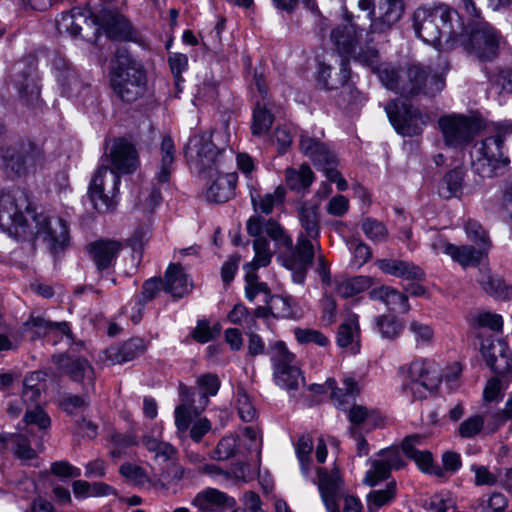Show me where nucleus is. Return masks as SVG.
I'll return each mask as SVG.
<instances>
[{"label":"nucleus","mask_w":512,"mask_h":512,"mask_svg":"<svg viewBox=\"0 0 512 512\" xmlns=\"http://www.w3.org/2000/svg\"><path fill=\"white\" fill-rule=\"evenodd\" d=\"M224 153V150L214 145L208 133L192 135L185 147L187 161L202 178L211 181L205 193L209 202L223 203L235 195L238 175L235 172H223Z\"/></svg>","instance_id":"obj_1"},{"label":"nucleus","mask_w":512,"mask_h":512,"mask_svg":"<svg viewBox=\"0 0 512 512\" xmlns=\"http://www.w3.org/2000/svg\"><path fill=\"white\" fill-rule=\"evenodd\" d=\"M413 27L423 42L438 50H451L458 47L464 20L447 4L422 6L413 14Z\"/></svg>","instance_id":"obj_2"},{"label":"nucleus","mask_w":512,"mask_h":512,"mask_svg":"<svg viewBox=\"0 0 512 512\" xmlns=\"http://www.w3.org/2000/svg\"><path fill=\"white\" fill-rule=\"evenodd\" d=\"M379 79L387 89L403 96L421 93L434 96L445 86L443 78L437 75L429 77V72L420 64H412L401 71L386 64L379 70Z\"/></svg>","instance_id":"obj_3"},{"label":"nucleus","mask_w":512,"mask_h":512,"mask_svg":"<svg viewBox=\"0 0 512 512\" xmlns=\"http://www.w3.org/2000/svg\"><path fill=\"white\" fill-rule=\"evenodd\" d=\"M109 81L113 93L125 103L137 101L147 90V74L142 63L126 50L116 52Z\"/></svg>","instance_id":"obj_4"},{"label":"nucleus","mask_w":512,"mask_h":512,"mask_svg":"<svg viewBox=\"0 0 512 512\" xmlns=\"http://www.w3.org/2000/svg\"><path fill=\"white\" fill-rule=\"evenodd\" d=\"M42 161L43 151L38 145L4 135V141L0 146V169L7 178H23L34 172Z\"/></svg>","instance_id":"obj_5"},{"label":"nucleus","mask_w":512,"mask_h":512,"mask_svg":"<svg viewBox=\"0 0 512 512\" xmlns=\"http://www.w3.org/2000/svg\"><path fill=\"white\" fill-rule=\"evenodd\" d=\"M507 132L497 129L475 145L472 168L482 178L503 176L510 171V159L504 155V141Z\"/></svg>","instance_id":"obj_6"},{"label":"nucleus","mask_w":512,"mask_h":512,"mask_svg":"<svg viewBox=\"0 0 512 512\" xmlns=\"http://www.w3.org/2000/svg\"><path fill=\"white\" fill-rule=\"evenodd\" d=\"M506 41L502 34L486 21H477L465 28L459 37L458 46L474 55L480 61L494 60Z\"/></svg>","instance_id":"obj_7"},{"label":"nucleus","mask_w":512,"mask_h":512,"mask_svg":"<svg viewBox=\"0 0 512 512\" xmlns=\"http://www.w3.org/2000/svg\"><path fill=\"white\" fill-rule=\"evenodd\" d=\"M402 392L411 401L425 399L439 384L441 377L438 365L429 359H417L400 367Z\"/></svg>","instance_id":"obj_8"},{"label":"nucleus","mask_w":512,"mask_h":512,"mask_svg":"<svg viewBox=\"0 0 512 512\" xmlns=\"http://www.w3.org/2000/svg\"><path fill=\"white\" fill-rule=\"evenodd\" d=\"M29 200L24 190L15 187L0 192V229L10 236H18L27 231Z\"/></svg>","instance_id":"obj_9"},{"label":"nucleus","mask_w":512,"mask_h":512,"mask_svg":"<svg viewBox=\"0 0 512 512\" xmlns=\"http://www.w3.org/2000/svg\"><path fill=\"white\" fill-rule=\"evenodd\" d=\"M385 111L396 131L403 136H417L430 122V116L405 101L392 100Z\"/></svg>","instance_id":"obj_10"},{"label":"nucleus","mask_w":512,"mask_h":512,"mask_svg":"<svg viewBox=\"0 0 512 512\" xmlns=\"http://www.w3.org/2000/svg\"><path fill=\"white\" fill-rule=\"evenodd\" d=\"M445 144L458 148L470 144L480 129V123L469 116L451 114L438 121Z\"/></svg>","instance_id":"obj_11"},{"label":"nucleus","mask_w":512,"mask_h":512,"mask_svg":"<svg viewBox=\"0 0 512 512\" xmlns=\"http://www.w3.org/2000/svg\"><path fill=\"white\" fill-rule=\"evenodd\" d=\"M319 244L308 240L304 234H299L295 247L287 248L288 251L279 256L281 264L292 272V279L297 284H303L308 268L311 266L315 249Z\"/></svg>","instance_id":"obj_12"},{"label":"nucleus","mask_w":512,"mask_h":512,"mask_svg":"<svg viewBox=\"0 0 512 512\" xmlns=\"http://www.w3.org/2000/svg\"><path fill=\"white\" fill-rule=\"evenodd\" d=\"M33 221L35 234L42 238L52 252L62 251L68 246L69 226L66 220L54 214L39 212L33 216Z\"/></svg>","instance_id":"obj_13"},{"label":"nucleus","mask_w":512,"mask_h":512,"mask_svg":"<svg viewBox=\"0 0 512 512\" xmlns=\"http://www.w3.org/2000/svg\"><path fill=\"white\" fill-rule=\"evenodd\" d=\"M273 351L272 362L276 384L288 391L297 390L304 379L299 368L293 365L294 355L288 351L283 342H277Z\"/></svg>","instance_id":"obj_14"},{"label":"nucleus","mask_w":512,"mask_h":512,"mask_svg":"<svg viewBox=\"0 0 512 512\" xmlns=\"http://www.w3.org/2000/svg\"><path fill=\"white\" fill-rule=\"evenodd\" d=\"M162 437L163 426L155 424L149 433L143 435L142 443L150 453H153L154 461L161 466L160 477L166 478V469L176 461L178 452L173 445L163 441Z\"/></svg>","instance_id":"obj_15"},{"label":"nucleus","mask_w":512,"mask_h":512,"mask_svg":"<svg viewBox=\"0 0 512 512\" xmlns=\"http://www.w3.org/2000/svg\"><path fill=\"white\" fill-rule=\"evenodd\" d=\"M481 353L496 374L512 378V352L505 341L486 339L481 343Z\"/></svg>","instance_id":"obj_16"},{"label":"nucleus","mask_w":512,"mask_h":512,"mask_svg":"<svg viewBox=\"0 0 512 512\" xmlns=\"http://www.w3.org/2000/svg\"><path fill=\"white\" fill-rule=\"evenodd\" d=\"M111 163L113 170L110 173L113 175L114 186L120 184V177L114 172L129 174L134 172L139 165L138 153L135 147L126 140H117L111 150Z\"/></svg>","instance_id":"obj_17"},{"label":"nucleus","mask_w":512,"mask_h":512,"mask_svg":"<svg viewBox=\"0 0 512 512\" xmlns=\"http://www.w3.org/2000/svg\"><path fill=\"white\" fill-rule=\"evenodd\" d=\"M56 364L58 368L73 381L82 382L86 393L94 391V370L86 359L70 355H60L56 358Z\"/></svg>","instance_id":"obj_18"},{"label":"nucleus","mask_w":512,"mask_h":512,"mask_svg":"<svg viewBox=\"0 0 512 512\" xmlns=\"http://www.w3.org/2000/svg\"><path fill=\"white\" fill-rule=\"evenodd\" d=\"M246 229L250 236L263 237L262 234L265 233L278 248H291L292 246V237L274 219L253 216L247 221Z\"/></svg>","instance_id":"obj_19"},{"label":"nucleus","mask_w":512,"mask_h":512,"mask_svg":"<svg viewBox=\"0 0 512 512\" xmlns=\"http://www.w3.org/2000/svg\"><path fill=\"white\" fill-rule=\"evenodd\" d=\"M122 249L123 244L120 241L112 239H98L91 242L86 247V251L98 272L110 268Z\"/></svg>","instance_id":"obj_20"},{"label":"nucleus","mask_w":512,"mask_h":512,"mask_svg":"<svg viewBox=\"0 0 512 512\" xmlns=\"http://www.w3.org/2000/svg\"><path fill=\"white\" fill-rule=\"evenodd\" d=\"M404 13L403 0H380L377 16L370 24L371 33H385L389 31Z\"/></svg>","instance_id":"obj_21"},{"label":"nucleus","mask_w":512,"mask_h":512,"mask_svg":"<svg viewBox=\"0 0 512 512\" xmlns=\"http://www.w3.org/2000/svg\"><path fill=\"white\" fill-rule=\"evenodd\" d=\"M317 475L318 489L326 509L328 512H338L337 502L341 490V479L338 470L333 469L328 472L326 469L319 468Z\"/></svg>","instance_id":"obj_22"},{"label":"nucleus","mask_w":512,"mask_h":512,"mask_svg":"<svg viewBox=\"0 0 512 512\" xmlns=\"http://www.w3.org/2000/svg\"><path fill=\"white\" fill-rule=\"evenodd\" d=\"M362 29H359L352 18L347 17V22L338 25L331 31V41L340 54L351 55L360 43Z\"/></svg>","instance_id":"obj_23"},{"label":"nucleus","mask_w":512,"mask_h":512,"mask_svg":"<svg viewBox=\"0 0 512 512\" xmlns=\"http://www.w3.org/2000/svg\"><path fill=\"white\" fill-rule=\"evenodd\" d=\"M342 385L343 387L339 388L334 378H328L325 382L326 389L330 391L331 400L339 408H345L346 405L355 400L361 391L353 374H344Z\"/></svg>","instance_id":"obj_24"},{"label":"nucleus","mask_w":512,"mask_h":512,"mask_svg":"<svg viewBox=\"0 0 512 512\" xmlns=\"http://www.w3.org/2000/svg\"><path fill=\"white\" fill-rule=\"evenodd\" d=\"M236 501L226 493L216 488H206L196 494L192 500V505L203 512H220L231 509Z\"/></svg>","instance_id":"obj_25"},{"label":"nucleus","mask_w":512,"mask_h":512,"mask_svg":"<svg viewBox=\"0 0 512 512\" xmlns=\"http://www.w3.org/2000/svg\"><path fill=\"white\" fill-rule=\"evenodd\" d=\"M300 151L310 158L318 169L323 170L325 166L336 163L335 155L330 151L325 143L318 138L307 134L300 136Z\"/></svg>","instance_id":"obj_26"},{"label":"nucleus","mask_w":512,"mask_h":512,"mask_svg":"<svg viewBox=\"0 0 512 512\" xmlns=\"http://www.w3.org/2000/svg\"><path fill=\"white\" fill-rule=\"evenodd\" d=\"M96 22L111 39L125 40L131 36L129 22L118 12L104 10L96 16Z\"/></svg>","instance_id":"obj_27"},{"label":"nucleus","mask_w":512,"mask_h":512,"mask_svg":"<svg viewBox=\"0 0 512 512\" xmlns=\"http://www.w3.org/2000/svg\"><path fill=\"white\" fill-rule=\"evenodd\" d=\"M52 66L55 78L63 93L71 96L81 91L84 84L65 59L60 56H54Z\"/></svg>","instance_id":"obj_28"},{"label":"nucleus","mask_w":512,"mask_h":512,"mask_svg":"<svg viewBox=\"0 0 512 512\" xmlns=\"http://www.w3.org/2000/svg\"><path fill=\"white\" fill-rule=\"evenodd\" d=\"M159 162L156 166L155 180L160 184L168 183L174 171L176 148L173 139L165 135L159 146Z\"/></svg>","instance_id":"obj_29"},{"label":"nucleus","mask_w":512,"mask_h":512,"mask_svg":"<svg viewBox=\"0 0 512 512\" xmlns=\"http://www.w3.org/2000/svg\"><path fill=\"white\" fill-rule=\"evenodd\" d=\"M350 79V68L346 60H341L339 73L332 75L331 66L320 63L317 72V83L325 90L345 87Z\"/></svg>","instance_id":"obj_30"},{"label":"nucleus","mask_w":512,"mask_h":512,"mask_svg":"<svg viewBox=\"0 0 512 512\" xmlns=\"http://www.w3.org/2000/svg\"><path fill=\"white\" fill-rule=\"evenodd\" d=\"M245 281H253L259 294L262 293L265 296V303L271 310V314L277 317H287L290 314V308L287 300L283 297L270 295V290L266 283L259 282L256 271L244 270Z\"/></svg>","instance_id":"obj_31"},{"label":"nucleus","mask_w":512,"mask_h":512,"mask_svg":"<svg viewBox=\"0 0 512 512\" xmlns=\"http://www.w3.org/2000/svg\"><path fill=\"white\" fill-rule=\"evenodd\" d=\"M109 169L101 166L95 172L89 185V196L96 210L105 212L113 207V201L104 194V178L108 174Z\"/></svg>","instance_id":"obj_32"},{"label":"nucleus","mask_w":512,"mask_h":512,"mask_svg":"<svg viewBox=\"0 0 512 512\" xmlns=\"http://www.w3.org/2000/svg\"><path fill=\"white\" fill-rule=\"evenodd\" d=\"M164 291L181 298L190 291V284L180 264H170L165 272Z\"/></svg>","instance_id":"obj_33"},{"label":"nucleus","mask_w":512,"mask_h":512,"mask_svg":"<svg viewBox=\"0 0 512 512\" xmlns=\"http://www.w3.org/2000/svg\"><path fill=\"white\" fill-rule=\"evenodd\" d=\"M478 283L487 294L495 299H512V285H507L500 276L493 275L490 269L481 270Z\"/></svg>","instance_id":"obj_34"},{"label":"nucleus","mask_w":512,"mask_h":512,"mask_svg":"<svg viewBox=\"0 0 512 512\" xmlns=\"http://www.w3.org/2000/svg\"><path fill=\"white\" fill-rule=\"evenodd\" d=\"M370 298L382 302L391 310L407 313L410 309L407 296L390 286H381L371 290Z\"/></svg>","instance_id":"obj_35"},{"label":"nucleus","mask_w":512,"mask_h":512,"mask_svg":"<svg viewBox=\"0 0 512 512\" xmlns=\"http://www.w3.org/2000/svg\"><path fill=\"white\" fill-rule=\"evenodd\" d=\"M349 433L369 432L378 426L376 415L370 412L366 407L354 405L348 411Z\"/></svg>","instance_id":"obj_36"},{"label":"nucleus","mask_w":512,"mask_h":512,"mask_svg":"<svg viewBox=\"0 0 512 512\" xmlns=\"http://www.w3.org/2000/svg\"><path fill=\"white\" fill-rule=\"evenodd\" d=\"M298 217L303 229V232L308 240L318 244V237L320 235L319 214L318 208L314 205L303 204L298 210Z\"/></svg>","instance_id":"obj_37"},{"label":"nucleus","mask_w":512,"mask_h":512,"mask_svg":"<svg viewBox=\"0 0 512 512\" xmlns=\"http://www.w3.org/2000/svg\"><path fill=\"white\" fill-rule=\"evenodd\" d=\"M465 171L462 167H456L447 172L438 188L440 197L450 199L460 197L463 190Z\"/></svg>","instance_id":"obj_38"},{"label":"nucleus","mask_w":512,"mask_h":512,"mask_svg":"<svg viewBox=\"0 0 512 512\" xmlns=\"http://www.w3.org/2000/svg\"><path fill=\"white\" fill-rule=\"evenodd\" d=\"M284 176L288 188L296 192L305 191L314 181V173L307 164L300 165L298 169L286 168Z\"/></svg>","instance_id":"obj_39"},{"label":"nucleus","mask_w":512,"mask_h":512,"mask_svg":"<svg viewBox=\"0 0 512 512\" xmlns=\"http://www.w3.org/2000/svg\"><path fill=\"white\" fill-rule=\"evenodd\" d=\"M359 333L358 315L351 313L339 327L337 333L338 345L355 351V348L358 347Z\"/></svg>","instance_id":"obj_40"},{"label":"nucleus","mask_w":512,"mask_h":512,"mask_svg":"<svg viewBox=\"0 0 512 512\" xmlns=\"http://www.w3.org/2000/svg\"><path fill=\"white\" fill-rule=\"evenodd\" d=\"M41 380V372H32L24 378L23 391L19 399L22 400L26 410L28 409V406L31 409L39 406V398L41 395Z\"/></svg>","instance_id":"obj_41"},{"label":"nucleus","mask_w":512,"mask_h":512,"mask_svg":"<svg viewBox=\"0 0 512 512\" xmlns=\"http://www.w3.org/2000/svg\"><path fill=\"white\" fill-rule=\"evenodd\" d=\"M489 251L479 246H456L451 258L462 267L476 266L488 256Z\"/></svg>","instance_id":"obj_42"},{"label":"nucleus","mask_w":512,"mask_h":512,"mask_svg":"<svg viewBox=\"0 0 512 512\" xmlns=\"http://www.w3.org/2000/svg\"><path fill=\"white\" fill-rule=\"evenodd\" d=\"M253 250L254 258L244 265V270L257 271L259 268L267 267L272 260L273 252L270 243L265 237L254 236Z\"/></svg>","instance_id":"obj_43"},{"label":"nucleus","mask_w":512,"mask_h":512,"mask_svg":"<svg viewBox=\"0 0 512 512\" xmlns=\"http://www.w3.org/2000/svg\"><path fill=\"white\" fill-rule=\"evenodd\" d=\"M286 189L284 186H277L273 192L265 193L257 197L252 196L251 200L256 211L270 214L275 207L282 205L285 201Z\"/></svg>","instance_id":"obj_44"},{"label":"nucleus","mask_w":512,"mask_h":512,"mask_svg":"<svg viewBox=\"0 0 512 512\" xmlns=\"http://www.w3.org/2000/svg\"><path fill=\"white\" fill-rule=\"evenodd\" d=\"M197 387L201 393L200 403L201 409L196 411L200 413L209 403V397L215 396L221 386L219 377L213 373H205L200 375L196 380Z\"/></svg>","instance_id":"obj_45"},{"label":"nucleus","mask_w":512,"mask_h":512,"mask_svg":"<svg viewBox=\"0 0 512 512\" xmlns=\"http://www.w3.org/2000/svg\"><path fill=\"white\" fill-rule=\"evenodd\" d=\"M372 285V280L367 276H356L339 281L336 285L337 293L343 298L353 297Z\"/></svg>","instance_id":"obj_46"},{"label":"nucleus","mask_w":512,"mask_h":512,"mask_svg":"<svg viewBox=\"0 0 512 512\" xmlns=\"http://www.w3.org/2000/svg\"><path fill=\"white\" fill-rule=\"evenodd\" d=\"M463 229L469 241L473 242L476 246L490 251L492 243L489 234L479 221L468 218L463 224Z\"/></svg>","instance_id":"obj_47"},{"label":"nucleus","mask_w":512,"mask_h":512,"mask_svg":"<svg viewBox=\"0 0 512 512\" xmlns=\"http://www.w3.org/2000/svg\"><path fill=\"white\" fill-rule=\"evenodd\" d=\"M396 496V483L390 482L385 489L371 491L367 495V508L370 512H375L381 507L389 505Z\"/></svg>","instance_id":"obj_48"},{"label":"nucleus","mask_w":512,"mask_h":512,"mask_svg":"<svg viewBox=\"0 0 512 512\" xmlns=\"http://www.w3.org/2000/svg\"><path fill=\"white\" fill-rule=\"evenodd\" d=\"M375 326L383 338L395 339L403 331V323L392 315H382L375 318Z\"/></svg>","instance_id":"obj_49"},{"label":"nucleus","mask_w":512,"mask_h":512,"mask_svg":"<svg viewBox=\"0 0 512 512\" xmlns=\"http://www.w3.org/2000/svg\"><path fill=\"white\" fill-rule=\"evenodd\" d=\"M38 335H48L50 333L68 335L69 327L66 322H51L41 317H32L28 322Z\"/></svg>","instance_id":"obj_50"},{"label":"nucleus","mask_w":512,"mask_h":512,"mask_svg":"<svg viewBox=\"0 0 512 512\" xmlns=\"http://www.w3.org/2000/svg\"><path fill=\"white\" fill-rule=\"evenodd\" d=\"M272 123L273 116L271 113L257 103L253 112V122L251 126L252 134L257 137L264 135L271 128Z\"/></svg>","instance_id":"obj_51"},{"label":"nucleus","mask_w":512,"mask_h":512,"mask_svg":"<svg viewBox=\"0 0 512 512\" xmlns=\"http://www.w3.org/2000/svg\"><path fill=\"white\" fill-rule=\"evenodd\" d=\"M361 228L365 236L374 243L385 242L389 235L386 226L373 218L364 219Z\"/></svg>","instance_id":"obj_52"},{"label":"nucleus","mask_w":512,"mask_h":512,"mask_svg":"<svg viewBox=\"0 0 512 512\" xmlns=\"http://www.w3.org/2000/svg\"><path fill=\"white\" fill-rule=\"evenodd\" d=\"M294 447L302 472L304 474H308L311 462V453L313 451L312 438L308 435H303L298 439Z\"/></svg>","instance_id":"obj_53"},{"label":"nucleus","mask_w":512,"mask_h":512,"mask_svg":"<svg viewBox=\"0 0 512 512\" xmlns=\"http://www.w3.org/2000/svg\"><path fill=\"white\" fill-rule=\"evenodd\" d=\"M369 461L371 463V468L365 474V484L369 486H375L390 476L391 470L381 460H379V458Z\"/></svg>","instance_id":"obj_54"},{"label":"nucleus","mask_w":512,"mask_h":512,"mask_svg":"<svg viewBox=\"0 0 512 512\" xmlns=\"http://www.w3.org/2000/svg\"><path fill=\"white\" fill-rule=\"evenodd\" d=\"M168 64L173 74L176 88L181 91L180 84L183 82L181 74L188 69V57L182 53H170Z\"/></svg>","instance_id":"obj_55"},{"label":"nucleus","mask_w":512,"mask_h":512,"mask_svg":"<svg viewBox=\"0 0 512 512\" xmlns=\"http://www.w3.org/2000/svg\"><path fill=\"white\" fill-rule=\"evenodd\" d=\"M146 350V344L144 340L140 338H132L126 341L118 350L121 357L118 362L131 361L135 357L139 356Z\"/></svg>","instance_id":"obj_56"},{"label":"nucleus","mask_w":512,"mask_h":512,"mask_svg":"<svg viewBox=\"0 0 512 512\" xmlns=\"http://www.w3.org/2000/svg\"><path fill=\"white\" fill-rule=\"evenodd\" d=\"M294 336L300 344L314 343L319 346H327L329 343L328 338L318 330L309 328H296Z\"/></svg>","instance_id":"obj_57"},{"label":"nucleus","mask_w":512,"mask_h":512,"mask_svg":"<svg viewBox=\"0 0 512 512\" xmlns=\"http://www.w3.org/2000/svg\"><path fill=\"white\" fill-rule=\"evenodd\" d=\"M484 427V417L479 414L472 415L465 419L458 427V433L462 438H473L478 435Z\"/></svg>","instance_id":"obj_58"},{"label":"nucleus","mask_w":512,"mask_h":512,"mask_svg":"<svg viewBox=\"0 0 512 512\" xmlns=\"http://www.w3.org/2000/svg\"><path fill=\"white\" fill-rule=\"evenodd\" d=\"M453 506V501L449 492H439L429 497L424 508L429 512H447Z\"/></svg>","instance_id":"obj_59"},{"label":"nucleus","mask_w":512,"mask_h":512,"mask_svg":"<svg viewBox=\"0 0 512 512\" xmlns=\"http://www.w3.org/2000/svg\"><path fill=\"white\" fill-rule=\"evenodd\" d=\"M236 406L238 414L244 422H251L256 418L257 411L245 391L237 392Z\"/></svg>","instance_id":"obj_60"},{"label":"nucleus","mask_w":512,"mask_h":512,"mask_svg":"<svg viewBox=\"0 0 512 512\" xmlns=\"http://www.w3.org/2000/svg\"><path fill=\"white\" fill-rule=\"evenodd\" d=\"M24 422L27 425H36L41 430H46L51 425L50 417L40 406L33 409L28 407L24 415Z\"/></svg>","instance_id":"obj_61"},{"label":"nucleus","mask_w":512,"mask_h":512,"mask_svg":"<svg viewBox=\"0 0 512 512\" xmlns=\"http://www.w3.org/2000/svg\"><path fill=\"white\" fill-rule=\"evenodd\" d=\"M110 441L114 448L110 451L113 458L121 457L125 449L137 445L136 436L132 434L114 433L110 436Z\"/></svg>","instance_id":"obj_62"},{"label":"nucleus","mask_w":512,"mask_h":512,"mask_svg":"<svg viewBox=\"0 0 512 512\" xmlns=\"http://www.w3.org/2000/svg\"><path fill=\"white\" fill-rule=\"evenodd\" d=\"M237 451V438L235 436L223 437L217 444L213 458L219 461L229 459Z\"/></svg>","instance_id":"obj_63"},{"label":"nucleus","mask_w":512,"mask_h":512,"mask_svg":"<svg viewBox=\"0 0 512 512\" xmlns=\"http://www.w3.org/2000/svg\"><path fill=\"white\" fill-rule=\"evenodd\" d=\"M219 332L220 327L218 325L211 328L207 320H199L191 335L195 341L204 344L212 340Z\"/></svg>","instance_id":"obj_64"}]
</instances>
